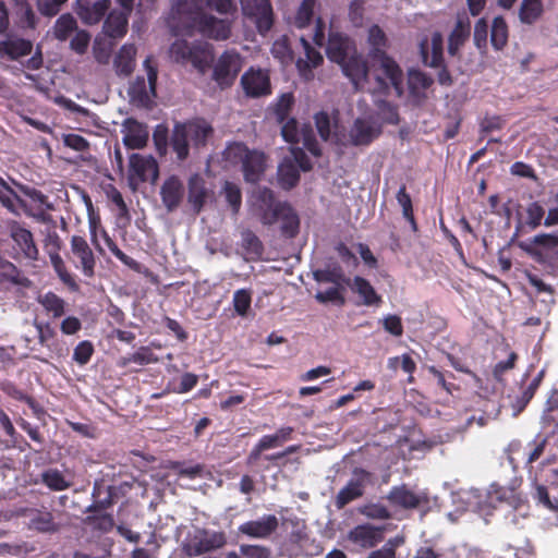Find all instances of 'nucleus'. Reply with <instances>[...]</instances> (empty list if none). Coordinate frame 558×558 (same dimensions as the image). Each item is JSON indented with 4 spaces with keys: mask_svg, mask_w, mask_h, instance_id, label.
Returning <instances> with one entry per match:
<instances>
[{
    "mask_svg": "<svg viewBox=\"0 0 558 558\" xmlns=\"http://www.w3.org/2000/svg\"><path fill=\"white\" fill-rule=\"evenodd\" d=\"M371 62V76L376 82L375 92L388 94L393 88L398 96L403 93V71L399 63L387 52L377 51L368 58Z\"/></svg>",
    "mask_w": 558,
    "mask_h": 558,
    "instance_id": "f257e3e1",
    "label": "nucleus"
},
{
    "mask_svg": "<svg viewBox=\"0 0 558 558\" xmlns=\"http://www.w3.org/2000/svg\"><path fill=\"white\" fill-rule=\"evenodd\" d=\"M418 54L424 66L438 69L437 81L442 86L453 84L452 76L444 59V38L439 32H434L430 39L423 36L418 41Z\"/></svg>",
    "mask_w": 558,
    "mask_h": 558,
    "instance_id": "f03ea898",
    "label": "nucleus"
},
{
    "mask_svg": "<svg viewBox=\"0 0 558 558\" xmlns=\"http://www.w3.org/2000/svg\"><path fill=\"white\" fill-rule=\"evenodd\" d=\"M171 58L181 64L191 63L201 73H205L210 66L214 56L207 44L185 39H177L169 49Z\"/></svg>",
    "mask_w": 558,
    "mask_h": 558,
    "instance_id": "7ed1b4c3",
    "label": "nucleus"
},
{
    "mask_svg": "<svg viewBox=\"0 0 558 558\" xmlns=\"http://www.w3.org/2000/svg\"><path fill=\"white\" fill-rule=\"evenodd\" d=\"M143 65L147 74V83L144 76H136L129 86L128 95L133 105L149 108L153 104V98L156 97L158 68L151 56L144 60Z\"/></svg>",
    "mask_w": 558,
    "mask_h": 558,
    "instance_id": "20e7f679",
    "label": "nucleus"
},
{
    "mask_svg": "<svg viewBox=\"0 0 558 558\" xmlns=\"http://www.w3.org/2000/svg\"><path fill=\"white\" fill-rule=\"evenodd\" d=\"M243 66V59L235 50H226L217 60L213 80L221 87L227 88L233 85Z\"/></svg>",
    "mask_w": 558,
    "mask_h": 558,
    "instance_id": "39448f33",
    "label": "nucleus"
},
{
    "mask_svg": "<svg viewBox=\"0 0 558 558\" xmlns=\"http://www.w3.org/2000/svg\"><path fill=\"white\" fill-rule=\"evenodd\" d=\"M253 214L264 226H272L278 221V208L286 202L278 201L272 190L259 187L253 195Z\"/></svg>",
    "mask_w": 558,
    "mask_h": 558,
    "instance_id": "423d86ee",
    "label": "nucleus"
},
{
    "mask_svg": "<svg viewBox=\"0 0 558 558\" xmlns=\"http://www.w3.org/2000/svg\"><path fill=\"white\" fill-rule=\"evenodd\" d=\"M240 3L243 15L255 23L259 34L271 29L275 22L271 0H240Z\"/></svg>",
    "mask_w": 558,
    "mask_h": 558,
    "instance_id": "0eeeda50",
    "label": "nucleus"
},
{
    "mask_svg": "<svg viewBox=\"0 0 558 558\" xmlns=\"http://www.w3.org/2000/svg\"><path fill=\"white\" fill-rule=\"evenodd\" d=\"M159 175V166L151 156H144L133 153L129 158V180L143 183L147 181L155 182Z\"/></svg>",
    "mask_w": 558,
    "mask_h": 558,
    "instance_id": "6e6552de",
    "label": "nucleus"
},
{
    "mask_svg": "<svg viewBox=\"0 0 558 558\" xmlns=\"http://www.w3.org/2000/svg\"><path fill=\"white\" fill-rule=\"evenodd\" d=\"M241 86L250 98L266 97L271 94L270 77L266 71L250 68L241 77Z\"/></svg>",
    "mask_w": 558,
    "mask_h": 558,
    "instance_id": "1a4fd4ad",
    "label": "nucleus"
},
{
    "mask_svg": "<svg viewBox=\"0 0 558 558\" xmlns=\"http://www.w3.org/2000/svg\"><path fill=\"white\" fill-rule=\"evenodd\" d=\"M23 515L27 519V527L41 534H54L60 531V523L56 521L52 511L46 507L26 508Z\"/></svg>",
    "mask_w": 558,
    "mask_h": 558,
    "instance_id": "9d476101",
    "label": "nucleus"
},
{
    "mask_svg": "<svg viewBox=\"0 0 558 558\" xmlns=\"http://www.w3.org/2000/svg\"><path fill=\"white\" fill-rule=\"evenodd\" d=\"M204 13L201 0H175L171 5V17L191 29L195 28Z\"/></svg>",
    "mask_w": 558,
    "mask_h": 558,
    "instance_id": "9b49d317",
    "label": "nucleus"
},
{
    "mask_svg": "<svg viewBox=\"0 0 558 558\" xmlns=\"http://www.w3.org/2000/svg\"><path fill=\"white\" fill-rule=\"evenodd\" d=\"M70 246L73 256L77 260L75 267L80 268L85 277H94L96 258L86 239L81 235H72Z\"/></svg>",
    "mask_w": 558,
    "mask_h": 558,
    "instance_id": "f8f14e48",
    "label": "nucleus"
},
{
    "mask_svg": "<svg viewBox=\"0 0 558 558\" xmlns=\"http://www.w3.org/2000/svg\"><path fill=\"white\" fill-rule=\"evenodd\" d=\"M279 521L275 514H265L258 520H250L239 525L238 532L248 538L267 539L278 529Z\"/></svg>",
    "mask_w": 558,
    "mask_h": 558,
    "instance_id": "ddd939ff",
    "label": "nucleus"
},
{
    "mask_svg": "<svg viewBox=\"0 0 558 558\" xmlns=\"http://www.w3.org/2000/svg\"><path fill=\"white\" fill-rule=\"evenodd\" d=\"M354 474L356 477L350 480L335 498V506L339 510L364 495L365 481L369 476V472L363 469H356Z\"/></svg>",
    "mask_w": 558,
    "mask_h": 558,
    "instance_id": "4468645a",
    "label": "nucleus"
},
{
    "mask_svg": "<svg viewBox=\"0 0 558 558\" xmlns=\"http://www.w3.org/2000/svg\"><path fill=\"white\" fill-rule=\"evenodd\" d=\"M122 142L129 149H143L149 138L148 126L135 118H126L122 123Z\"/></svg>",
    "mask_w": 558,
    "mask_h": 558,
    "instance_id": "2eb2a0df",
    "label": "nucleus"
},
{
    "mask_svg": "<svg viewBox=\"0 0 558 558\" xmlns=\"http://www.w3.org/2000/svg\"><path fill=\"white\" fill-rule=\"evenodd\" d=\"M194 29L203 36L215 40H227L231 36L230 21L218 19L206 12L201 16Z\"/></svg>",
    "mask_w": 558,
    "mask_h": 558,
    "instance_id": "dca6fc26",
    "label": "nucleus"
},
{
    "mask_svg": "<svg viewBox=\"0 0 558 558\" xmlns=\"http://www.w3.org/2000/svg\"><path fill=\"white\" fill-rule=\"evenodd\" d=\"M226 544L227 536L225 532L203 530L194 536L190 544V555L201 556L220 549Z\"/></svg>",
    "mask_w": 558,
    "mask_h": 558,
    "instance_id": "f3484780",
    "label": "nucleus"
},
{
    "mask_svg": "<svg viewBox=\"0 0 558 558\" xmlns=\"http://www.w3.org/2000/svg\"><path fill=\"white\" fill-rule=\"evenodd\" d=\"M111 8V0H88L75 3L74 11L83 24L93 26L101 22Z\"/></svg>",
    "mask_w": 558,
    "mask_h": 558,
    "instance_id": "a211bd4d",
    "label": "nucleus"
},
{
    "mask_svg": "<svg viewBox=\"0 0 558 558\" xmlns=\"http://www.w3.org/2000/svg\"><path fill=\"white\" fill-rule=\"evenodd\" d=\"M343 73L350 78L355 89H362L363 84L371 76V62L365 61L361 56H349L344 62H341Z\"/></svg>",
    "mask_w": 558,
    "mask_h": 558,
    "instance_id": "6ab92c4d",
    "label": "nucleus"
},
{
    "mask_svg": "<svg viewBox=\"0 0 558 558\" xmlns=\"http://www.w3.org/2000/svg\"><path fill=\"white\" fill-rule=\"evenodd\" d=\"M184 194V184L177 175L167 178L160 187V197L168 213H173L179 208Z\"/></svg>",
    "mask_w": 558,
    "mask_h": 558,
    "instance_id": "aec40b11",
    "label": "nucleus"
},
{
    "mask_svg": "<svg viewBox=\"0 0 558 558\" xmlns=\"http://www.w3.org/2000/svg\"><path fill=\"white\" fill-rule=\"evenodd\" d=\"M380 134L379 126H375L366 119L357 118L349 130V141L353 146H368Z\"/></svg>",
    "mask_w": 558,
    "mask_h": 558,
    "instance_id": "412c9836",
    "label": "nucleus"
},
{
    "mask_svg": "<svg viewBox=\"0 0 558 558\" xmlns=\"http://www.w3.org/2000/svg\"><path fill=\"white\" fill-rule=\"evenodd\" d=\"M266 170V155L257 150L245 149L242 158V171L244 180L248 183L260 181Z\"/></svg>",
    "mask_w": 558,
    "mask_h": 558,
    "instance_id": "4be33fe9",
    "label": "nucleus"
},
{
    "mask_svg": "<svg viewBox=\"0 0 558 558\" xmlns=\"http://www.w3.org/2000/svg\"><path fill=\"white\" fill-rule=\"evenodd\" d=\"M131 14V12L120 9L109 10L104 20L102 33L112 39L124 37L128 33Z\"/></svg>",
    "mask_w": 558,
    "mask_h": 558,
    "instance_id": "5701e85b",
    "label": "nucleus"
},
{
    "mask_svg": "<svg viewBox=\"0 0 558 558\" xmlns=\"http://www.w3.org/2000/svg\"><path fill=\"white\" fill-rule=\"evenodd\" d=\"M381 527L371 524H360L348 533V539L363 548H373L384 539Z\"/></svg>",
    "mask_w": 558,
    "mask_h": 558,
    "instance_id": "b1692460",
    "label": "nucleus"
},
{
    "mask_svg": "<svg viewBox=\"0 0 558 558\" xmlns=\"http://www.w3.org/2000/svg\"><path fill=\"white\" fill-rule=\"evenodd\" d=\"M10 236L20 248L25 258L36 260L38 258V248L34 242L33 233L21 226L17 221L10 225Z\"/></svg>",
    "mask_w": 558,
    "mask_h": 558,
    "instance_id": "393cba45",
    "label": "nucleus"
},
{
    "mask_svg": "<svg viewBox=\"0 0 558 558\" xmlns=\"http://www.w3.org/2000/svg\"><path fill=\"white\" fill-rule=\"evenodd\" d=\"M471 35V22L469 16L459 14L456 25L448 38V53L452 57L459 53L460 48L466 43Z\"/></svg>",
    "mask_w": 558,
    "mask_h": 558,
    "instance_id": "a878e982",
    "label": "nucleus"
},
{
    "mask_svg": "<svg viewBox=\"0 0 558 558\" xmlns=\"http://www.w3.org/2000/svg\"><path fill=\"white\" fill-rule=\"evenodd\" d=\"M208 194L209 191L206 187L204 178L198 173L192 174L187 182V201L195 214L202 211L208 198Z\"/></svg>",
    "mask_w": 558,
    "mask_h": 558,
    "instance_id": "bb28decb",
    "label": "nucleus"
},
{
    "mask_svg": "<svg viewBox=\"0 0 558 558\" xmlns=\"http://www.w3.org/2000/svg\"><path fill=\"white\" fill-rule=\"evenodd\" d=\"M388 501L402 509H416L423 501V497L408 488L407 485L393 486L387 495Z\"/></svg>",
    "mask_w": 558,
    "mask_h": 558,
    "instance_id": "cd10ccee",
    "label": "nucleus"
},
{
    "mask_svg": "<svg viewBox=\"0 0 558 558\" xmlns=\"http://www.w3.org/2000/svg\"><path fill=\"white\" fill-rule=\"evenodd\" d=\"M300 43L304 49L305 58L296 60V69L301 76L311 78L313 76V69L323 63V56L304 38H300Z\"/></svg>",
    "mask_w": 558,
    "mask_h": 558,
    "instance_id": "c85d7f7f",
    "label": "nucleus"
},
{
    "mask_svg": "<svg viewBox=\"0 0 558 558\" xmlns=\"http://www.w3.org/2000/svg\"><path fill=\"white\" fill-rule=\"evenodd\" d=\"M349 287L354 293L359 294L362 304L365 306H379L383 303L381 295L376 292L367 279L361 276L351 279Z\"/></svg>",
    "mask_w": 558,
    "mask_h": 558,
    "instance_id": "c756f323",
    "label": "nucleus"
},
{
    "mask_svg": "<svg viewBox=\"0 0 558 558\" xmlns=\"http://www.w3.org/2000/svg\"><path fill=\"white\" fill-rule=\"evenodd\" d=\"M136 47L134 44H124L117 52L113 66L119 76H129L135 69Z\"/></svg>",
    "mask_w": 558,
    "mask_h": 558,
    "instance_id": "7c9ffc66",
    "label": "nucleus"
},
{
    "mask_svg": "<svg viewBox=\"0 0 558 558\" xmlns=\"http://www.w3.org/2000/svg\"><path fill=\"white\" fill-rule=\"evenodd\" d=\"M190 142L195 147L205 146L207 138L213 134V128L203 119H195L181 123Z\"/></svg>",
    "mask_w": 558,
    "mask_h": 558,
    "instance_id": "2f4dec72",
    "label": "nucleus"
},
{
    "mask_svg": "<svg viewBox=\"0 0 558 558\" xmlns=\"http://www.w3.org/2000/svg\"><path fill=\"white\" fill-rule=\"evenodd\" d=\"M278 221H281L280 230L283 236L293 239L300 230V218L294 208L286 202L278 208Z\"/></svg>",
    "mask_w": 558,
    "mask_h": 558,
    "instance_id": "473e14b6",
    "label": "nucleus"
},
{
    "mask_svg": "<svg viewBox=\"0 0 558 558\" xmlns=\"http://www.w3.org/2000/svg\"><path fill=\"white\" fill-rule=\"evenodd\" d=\"M33 50V43L25 38H8L0 40V56H5L10 60H17L28 56Z\"/></svg>",
    "mask_w": 558,
    "mask_h": 558,
    "instance_id": "72a5a7b5",
    "label": "nucleus"
},
{
    "mask_svg": "<svg viewBox=\"0 0 558 558\" xmlns=\"http://www.w3.org/2000/svg\"><path fill=\"white\" fill-rule=\"evenodd\" d=\"M434 84V78L420 69H410L408 71V87L413 97L425 98L426 90Z\"/></svg>",
    "mask_w": 558,
    "mask_h": 558,
    "instance_id": "f704fd0d",
    "label": "nucleus"
},
{
    "mask_svg": "<svg viewBox=\"0 0 558 558\" xmlns=\"http://www.w3.org/2000/svg\"><path fill=\"white\" fill-rule=\"evenodd\" d=\"M241 248L248 260H258L264 253V244L251 229L241 231Z\"/></svg>",
    "mask_w": 558,
    "mask_h": 558,
    "instance_id": "c9c22d12",
    "label": "nucleus"
},
{
    "mask_svg": "<svg viewBox=\"0 0 558 558\" xmlns=\"http://www.w3.org/2000/svg\"><path fill=\"white\" fill-rule=\"evenodd\" d=\"M300 181V171L292 159L284 158L278 167V182L283 190H291Z\"/></svg>",
    "mask_w": 558,
    "mask_h": 558,
    "instance_id": "e433bc0d",
    "label": "nucleus"
},
{
    "mask_svg": "<svg viewBox=\"0 0 558 558\" xmlns=\"http://www.w3.org/2000/svg\"><path fill=\"white\" fill-rule=\"evenodd\" d=\"M313 278L317 282L333 283L336 286H350L351 281L339 265H333L326 269H316L313 271Z\"/></svg>",
    "mask_w": 558,
    "mask_h": 558,
    "instance_id": "4c0bfd02",
    "label": "nucleus"
},
{
    "mask_svg": "<svg viewBox=\"0 0 558 558\" xmlns=\"http://www.w3.org/2000/svg\"><path fill=\"white\" fill-rule=\"evenodd\" d=\"M15 7V14L17 17V25L23 29H35L38 24L36 16L28 0H12Z\"/></svg>",
    "mask_w": 558,
    "mask_h": 558,
    "instance_id": "58836bf2",
    "label": "nucleus"
},
{
    "mask_svg": "<svg viewBox=\"0 0 558 558\" xmlns=\"http://www.w3.org/2000/svg\"><path fill=\"white\" fill-rule=\"evenodd\" d=\"M327 57L337 63L344 62L349 57V40L339 34L331 35L327 46Z\"/></svg>",
    "mask_w": 558,
    "mask_h": 558,
    "instance_id": "ea45409f",
    "label": "nucleus"
},
{
    "mask_svg": "<svg viewBox=\"0 0 558 558\" xmlns=\"http://www.w3.org/2000/svg\"><path fill=\"white\" fill-rule=\"evenodd\" d=\"M544 13L542 0H522L519 9V19L521 23L532 25L536 23Z\"/></svg>",
    "mask_w": 558,
    "mask_h": 558,
    "instance_id": "a19ab883",
    "label": "nucleus"
},
{
    "mask_svg": "<svg viewBox=\"0 0 558 558\" xmlns=\"http://www.w3.org/2000/svg\"><path fill=\"white\" fill-rule=\"evenodd\" d=\"M170 144L179 160L182 161L187 158L190 153V140L181 123L174 125Z\"/></svg>",
    "mask_w": 558,
    "mask_h": 558,
    "instance_id": "79ce46f5",
    "label": "nucleus"
},
{
    "mask_svg": "<svg viewBox=\"0 0 558 558\" xmlns=\"http://www.w3.org/2000/svg\"><path fill=\"white\" fill-rule=\"evenodd\" d=\"M508 25L502 16H496L493 20L490 31V43L494 49L502 50L508 43Z\"/></svg>",
    "mask_w": 558,
    "mask_h": 558,
    "instance_id": "37998d69",
    "label": "nucleus"
},
{
    "mask_svg": "<svg viewBox=\"0 0 558 558\" xmlns=\"http://www.w3.org/2000/svg\"><path fill=\"white\" fill-rule=\"evenodd\" d=\"M77 29V22L71 13H64L58 17L53 26V35L60 40H66Z\"/></svg>",
    "mask_w": 558,
    "mask_h": 558,
    "instance_id": "c03bdc74",
    "label": "nucleus"
},
{
    "mask_svg": "<svg viewBox=\"0 0 558 558\" xmlns=\"http://www.w3.org/2000/svg\"><path fill=\"white\" fill-rule=\"evenodd\" d=\"M295 99L292 93H284L278 97L272 106V112L278 123H283L292 111Z\"/></svg>",
    "mask_w": 558,
    "mask_h": 558,
    "instance_id": "a18cd8bd",
    "label": "nucleus"
},
{
    "mask_svg": "<svg viewBox=\"0 0 558 558\" xmlns=\"http://www.w3.org/2000/svg\"><path fill=\"white\" fill-rule=\"evenodd\" d=\"M367 40L371 46L368 58L374 57L377 51L387 52L386 48L388 47V38L378 25L375 24L369 27Z\"/></svg>",
    "mask_w": 558,
    "mask_h": 558,
    "instance_id": "49530a36",
    "label": "nucleus"
},
{
    "mask_svg": "<svg viewBox=\"0 0 558 558\" xmlns=\"http://www.w3.org/2000/svg\"><path fill=\"white\" fill-rule=\"evenodd\" d=\"M44 308L51 313L54 318L61 317L65 313V302L53 292H47L39 299Z\"/></svg>",
    "mask_w": 558,
    "mask_h": 558,
    "instance_id": "de8ad7c7",
    "label": "nucleus"
},
{
    "mask_svg": "<svg viewBox=\"0 0 558 558\" xmlns=\"http://www.w3.org/2000/svg\"><path fill=\"white\" fill-rule=\"evenodd\" d=\"M43 483L51 490H64L70 487V483L66 482L62 473L58 470H48L43 473Z\"/></svg>",
    "mask_w": 558,
    "mask_h": 558,
    "instance_id": "09e8293b",
    "label": "nucleus"
},
{
    "mask_svg": "<svg viewBox=\"0 0 558 558\" xmlns=\"http://www.w3.org/2000/svg\"><path fill=\"white\" fill-rule=\"evenodd\" d=\"M317 0H303L295 15V25L304 28L310 25Z\"/></svg>",
    "mask_w": 558,
    "mask_h": 558,
    "instance_id": "8fccbe9b",
    "label": "nucleus"
},
{
    "mask_svg": "<svg viewBox=\"0 0 558 558\" xmlns=\"http://www.w3.org/2000/svg\"><path fill=\"white\" fill-rule=\"evenodd\" d=\"M300 141H302L304 148L313 156L319 157L322 155L319 143L316 140L314 131L310 124L304 125L301 129Z\"/></svg>",
    "mask_w": 558,
    "mask_h": 558,
    "instance_id": "3c124183",
    "label": "nucleus"
},
{
    "mask_svg": "<svg viewBox=\"0 0 558 558\" xmlns=\"http://www.w3.org/2000/svg\"><path fill=\"white\" fill-rule=\"evenodd\" d=\"M51 264L61 281L69 287H76L73 276L66 270L65 265L59 252H49Z\"/></svg>",
    "mask_w": 558,
    "mask_h": 558,
    "instance_id": "603ef678",
    "label": "nucleus"
},
{
    "mask_svg": "<svg viewBox=\"0 0 558 558\" xmlns=\"http://www.w3.org/2000/svg\"><path fill=\"white\" fill-rule=\"evenodd\" d=\"M525 223L532 229H536L542 225L545 216V209L538 202H532L527 205Z\"/></svg>",
    "mask_w": 558,
    "mask_h": 558,
    "instance_id": "864d4df0",
    "label": "nucleus"
},
{
    "mask_svg": "<svg viewBox=\"0 0 558 558\" xmlns=\"http://www.w3.org/2000/svg\"><path fill=\"white\" fill-rule=\"evenodd\" d=\"M223 192L227 203L231 206L233 213L238 214L242 204L240 187L233 182L226 181Z\"/></svg>",
    "mask_w": 558,
    "mask_h": 558,
    "instance_id": "5fc2aeb1",
    "label": "nucleus"
},
{
    "mask_svg": "<svg viewBox=\"0 0 558 558\" xmlns=\"http://www.w3.org/2000/svg\"><path fill=\"white\" fill-rule=\"evenodd\" d=\"M360 513L373 520H388L391 513L388 508L381 504H368L360 508Z\"/></svg>",
    "mask_w": 558,
    "mask_h": 558,
    "instance_id": "6e6d98bb",
    "label": "nucleus"
},
{
    "mask_svg": "<svg viewBox=\"0 0 558 558\" xmlns=\"http://www.w3.org/2000/svg\"><path fill=\"white\" fill-rule=\"evenodd\" d=\"M376 106L379 110L380 117L386 123L392 125L399 124L400 119L397 106L387 100H379L376 102Z\"/></svg>",
    "mask_w": 558,
    "mask_h": 558,
    "instance_id": "4d7b16f0",
    "label": "nucleus"
},
{
    "mask_svg": "<svg viewBox=\"0 0 558 558\" xmlns=\"http://www.w3.org/2000/svg\"><path fill=\"white\" fill-rule=\"evenodd\" d=\"M252 296L251 292L245 289L236 290L233 294L234 311L240 316H245L251 307Z\"/></svg>",
    "mask_w": 558,
    "mask_h": 558,
    "instance_id": "13d9d810",
    "label": "nucleus"
},
{
    "mask_svg": "<svg viewBox=\"0 0 558 558\" xmlns=\"http://www.w3.org/2000/svg\"><path fill=\"white\" fill-rule=\"evenodd\" d=\"M239 550L244 558H271V550L264 545L242 544Z\"/></svg>",
    "mask_w": 558,
    "mask_h": 558,
    "instance_id": "bf43d9fd",
    "label": "nucleus"
},
{
    "mask_svg": "<svg viewBox=\"0 0 558 558\" xmlns=\"http://www.w3.org/2000/svg\"><path fill=\"white\" fill-rule=\"evenodd\" d=\"M343 286H336L328 288L326 291H319L316 293L315 298L320 303L333 302L339 305H343L345 303V299L342 295Z\"/></svg>",
    "mask_w": 558,
    "mask_h": 558,
    "instance_id": "052dcab7",
    "label": "nucleus"
},
{
    "mask_svg": "<svg viewBox=\"0 0 558 558\" xmlns=\"http://www.w3.org/2000/svg\"><path fill=\"white\" fill-rule=\"evenodd\" d=\"M69 0H36L39 13L47 17L56 16Z\"/></svg>",
    "mask_w": 558,
    "mask_h": 558,
    "instance_id": "680f3d73",
    "label": "nucleus"
},
{
    "mask_svg": "<svg viewBox=\"0 0 558 558\" xmlns=\"http://www.w3.org/2000/svg\"><path fill=\"white\" fill-rule=\"evenodd\" d=\"M94 354V345L90 341L84 340L78 342L74 348L73 361L80 365L87 364Z\"/></svg>",
    "mask_w": 558,
    "mask_h": 558,
    "instance_id": "e2e57ef3",
    "label": "nucleus"
},
{
    "mask_svg": "<svg viewBox=\"0 0 558 558\" xmlns=\"http://www.w3.org/2000/svg\"><path fill=\"white\" fill-rule=\"evenodd\" d=\"M281 135L283 140L291 144L300 142L301 131L299 132V123L295 118H289L281 123Z\"/></svg>",
    "mask_w": 558,
    "mask_h": 558,
    "instance_id": "0e129e2a",
    "label": "nucleus"
},
{
    "mask_svg": "<svg viewBox=\"0 0 558 558\" xmlns=\"http://www.w3.org/2000/svg\"><path fill=\"white\" fill-rule=\"evenodd\" d=\"M488 22L485 17L477 20L474 26L473 40L477 49L483 50L487 47Z\"/></svg>",
    "mask_w": 558,
    "mask_h": 558,
    "instance_id": "69168bd1",
    "label": "nucleus"
},
{
    "mask_svg": "<svg viewBox=\"0 0 558 558\" xmlns=\"http://www.w3.org/2000/svg\"><path fill=\"white\" fill-rule=\"evenodd\" d=\"M155 361L156 359L154 357L151 350L147 347H142L136 352L124 357L123 365H128L130 363L146 365Z\"/></svg>",
    "mask_w": 558,
    "mask_h": 558,
    "instance_id": "338daca9",
    "label": "nucleus"
},
{
    "mask_svg": "<svg viewBox=\"0 0 558 558\" xmlns=\"http://www.w3.org/2000/svg\"><path fill=\"white\" fill-rule=\"evenodd\" d=\"M402 542L401 537L391 538L380 549L373 550L366 558H396V548Z\"/></svg>",
    "mask_w": 558,
    "mask_h": 558,
    "instance_id": "774afa93",
    "label": "nucleus"
}]
</instances>
